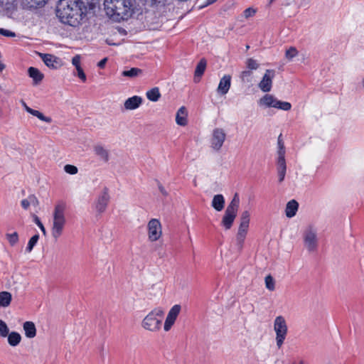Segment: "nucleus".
<instances>
[{
  "label": "nucleus",
  "mask_w": 364,
  "mask_h": 364,
  "mask_svg": "<svg viewBox=\"0 0 364 364\" xmlns=\"http://www.w3.org/2000/svg\"><path fill=\"white\" fill-rule=\"evenodd\" d=\"M142 102V98L139 96H133L128 98L124 102L126 109H135L138 108Z\"/></svg>",
  "instance_id": "aec40b11"
},
{
  "label": "nucleus",
  "mask_w": 364,
  "mask_h": 364,
  "mask_svg": "<svg viewBox=\"0 0 364 364\" xmlns=\"http://www.w3.org/2000/svg\"><path fill=\"white\" fill-rule=\"evenodd\" d=\"M38 240H39L38 234H36L33 237H31L28 242L27 247L26 248V251L27 252H31L33 250L34 246L38 242Z\"/></svg>",
  "instance_id": "72a5a7b5"
},
{
  "label": "nucleus",
  "mask_w": 364,
  "mask_h": 364,
  "mask_svg": "<svg viewBox=\"0 0 364 364\" xmlns=\"http://www.w3.org/2000/svg\"><path fill=\"white\" fill-rule=\"evenodd\" d=\"M181 307L178 304L174 305L168 311L166 318L164 328L165 331H168L174 324L178 316L180 314Z\"/></svg>",
  "instance_id": "f8f14e48"
},
{
  "label": "nucleus",
  "mask_w": 364,
  "mask_h": 364,
  "mask_svg": "<svg viewBox=\"0 0 364 364\" xmlns=\"http://www.w3.org/2000/svg\"><path fill=\"white\" fill-rule=\"evenodd\" d=\"M207 62L205 58L200 59L195 70L194 81L199 82L206 68Z\"/></svg>",
  "instance_id": "412c9836"
},
{
  "label": "nucleus",
  "mask_w": 364,
  "mask_h": 364,
  "mask_svg": "<svg viewBox=\"0 0 364 364\" xmlns=\"http://www.w3.org/2000/svg\"><path fill=\"white\" fill-rule=\"evenodd\" d=\"M142 73V70L138 68H132L128 70H124L122 75L129 78H134Z\"/></svg>",
  "instance_id": "2f4dec72"
},
{
  "label": "nucleus",
  "mask_w": 364,
  "mask_h": 364,
  "mask_svg": "<svg viewBox=\"0 0 364 364\" xmlns=\"http://www.w3.org/2000/svg\"><path fill=\"white\" fill-rule=\"evenodd\" d=\"M277 144H278L277 154H279L280 151H281V153H282V154H285L286 151H285L284 142L282 141V134H280L278 137Z\"/></svg>",
  "instance_id": "79ce46f5"
},
{
  "label": "nucleus",
  "mask_w": 364,
  "mask_h": 364,
  "mask_svg": "<svg viewBox=\"0 0 364 364\" xmlns=\"http://www.w3.org/2000/svg\"><path fill=\"white\" fill-rule=\"evenodd\" d=\"M299 208V203L295 200H291L289 201L287 204L286 209H285V213L287 218H292L294 217Z\"/></svg>",
  "instance_id": "5701e85b"
},
{
  "label": "nucleus",
  "mask_w": 364,
  "mask_h": 364,
  "mask_svg": "<svg viewBox=\"0 0 364 364\" xmlns=\"http://www.w3.org/2000/svg\"><path fill=\"white\" fill-rule=\"evenodd\" d=\"M9 329L6 323L4 321L0 320V336L6 337L9 334Z\"/></svg>",
  "instance_id": "58836bf2"
},
{
  "label": "nucleus",
  "mask_w": 364,
  "mask_h": 364,
  "mask_svg": "<svg viewBox=\"0 0 364 364\" xmlns=\"http://www.w3.org/2000/svg\"><path fill=\"white\" fill-rule=\"evenodd\" d=\"M6 237L11 246H14L18 242V235L16 232L7 233Z\"/></svg>",
  "instance_id": "f704fd0d"
},
{
  "label": "nucleus",
  "mask_w": 364,
  "mask_h": 364,
  "mask_svg": "<svg viewBox=\"0 0 364 364\" xmlns=\"http://www.w3.org/2000/svg\"><path fill=\"white\" fill-rule=\"evenodd\" d=\"M72 63L75 67L76 69L81 68L80 56L79 55L74 56L72 59Z\"/></svg>",
  "instance_id": "a18cd8bd"
},
{
  "label": "nucleus",
  "mask_w": 364,
  "mask_h": 364,
  "mask_svg": "<svg viewBox=\"0 0 364 364\" xmlns=\"http://www.w3.org/2000/svg\"><path fill=\"white\" fill-rule=\"evenodd\" d=\"M77 71V76L79 77V78L82 81V82H85L87 78H86V75L82 70V68H77L76 69Z\"/></svg>",
  "instance_id": "49530a36"
},
{
  "label": "nucleus",
  "mask_w": 364,
  "mask_h": 364,
  "mask_svg": "<svg viewBox=\"0 0 364 364\" xmlns=\"http://www.w3.org/2000/svg\"><path fill=\"white\" fill-rule=\"evenodd\" d=\"M23 330L27 338H32L36 335V326L32 321H26L23 325Z\"/></svg>",
  "instance_id": "393cba45"
},
{
  "label": "nucleus",
  "mask_w": 364,
  "mask_h": 364,
  "mask_svg": "<svg viewBox=\"0 0 364 364\" xmlns=\"http://www.w3.org/2000/svg\"><path fill=\"white\" fill-rule=\"evenodd\" d=\"M298 54V50L295 47H290L288 50H287L285 56L288 60H291L294 57L296 56Z\"/></svg>",
  "instance_id": "ea45409f"
},
{
  "label": "nucleus",
  "mask_w": 364,
  "mask_h": 364,
  "mask_svg": "<svg viewBox=\"0 0 364 364\" xmlns=\"http://www.w3.org/2000/svg\"><path fill=\"white\" fill-rule=\"evenodd\" d=\"M47 0H22V5L26 9H36L43 6Z\"/></svg>",
  "instance_id": "a878e982"
},
{
  "label": "nucleus",
  "mask_w": 364,
  "mask_h": 364,
  "mask_svg": "<svg viewBox=\"0 0 364 364\" xmlns=\"http://www.w3.org/2000/svg\"><path fill=\"white\" fill-rule=\"evenodd\" d=\"M276 97L272 95L266 94L259 100V105H264L267 107H274Z\"/></svg>",
  "instance_id": "c85d7f7f"
},
{
  "label": "nucleus",
  "mask_w": 364,
  "mask_h": 364,
  "mask_svg": "<svg viewBox=\"0 0 364 364\" xmlns=\"http://www.w3.org/2000/svg\"><path fill=\"white\" fill-rule=\"evenodd\" d=\"M146 97L152 102H157L161 97L159 87H155L146 92Z\"/></svg>",
  "instance_id": "7c9ffc66"
},
{
  "label": "nucleus",
  "mask_w": 364,
  "mask_h": 364,
  "mask_svg": "<svg viewBox=\"0 0 364 364\" xmlns=\"http://www.w3.org/2000/svg\"><path fill=\"white\" fill-rule=\"evenodd\" d=\"M4 68H5V65H4V64H3V63L0 61V72H1Z\"/></svg>",
  "instance_id": "5fc2aeb1"
},
{
  "label": "nucleus",
  "mask_w": 364,
  "mask_h": 364,
  "mask_svg": "<svg viewBox=\"0 0 364 364\" xmlns=\"http://www.w3.org/2000/svg\"><path fill=\"white\" fill-rule=\"evenodd\" d=\"M109 200V189L107 187H104L95 202V208L99 214L106 210Z\"/></svg>",
  "instance_id": "6e6552de"
},
{
  "label": "nucleus",
  "mask_w": 364,
  "mask_h": 364,
  "mask_svg": "<svg viewBox=\"0 0 364 364\" xmlns=\"http://www.w3.org/2000/svg\"><path fill=\"white\" fill-rule=\"evenodd\" d=\"M212 207L217 211H221L225 206V198L222 194L214 196L212 203Z\"/></svg>",
  "instance_id": "b1692460"
},
{
  "label": "nucleus",
  "mask_w": 364,
  "mask_h": 364,
  "mask_svg": "<svg viewBox=\"0 0 364 364\" xmlns=\"http://www.w3.org/2000/svg\"><path fill=\"white\" fill-rule=\"evenodd\" d=\"M299 364H304V361L301 360Z\"/></svg>",
  "instance_id": "13d9d810"
},
{
  "label": "nucleus",
  "mask_w": 364,
  "mask_h": 364,
  "mask_svg": "<svg viewBox=\"0 0 364 364\" xmlns=\"http://www.w3.org/2000/svg\"><path fill=\"white\" fill-rule=\"evenodd\" d=\"M159 189L160 191V192L165 196H166L168 195L166 191L165 190V188H164V186L161 185V184H159Z\"/></svg>",
  "instance_id": "864d4df0"
},
{
  "label": "nucleus",
  "mask_w": 364,
  "mask_h": 364,
  "mask_svg": "<svg viewBox=\"0 0 364 364\" xmlns=\"http://www.w3.org/2000/svg\"><path fill=\"white\" fill-rule=\"evenodd\" d=\"M103 5L106 14L117 22L131 18L136 9L132 0H105Z\"/></svg>",
  "instance_id": "f03ea898"
},
{
  "label": "nucleus",
  "mask_w": 364,
  "mask_h": 364,
  "mask_svg": "<svg viewBox=\"0 0 364 364\" xmlns=\"http://www.w3.org/2000/svg\"><path fill=\"white\" fill-rule=\"evenodd\" d=\"M240 205V198L237 193H235L232 200L227 206L225 213L221 220V225L225 230H230L234 223V220L237 216Z\"/></svg>",
  "instance_id": "20e7f679"
},
{
  "label": "nucleus",
  "mask_w": 364,
  "mask_h": 364,
  "mask_svg": "<svg viewBox=\"0 0 364 364\" xmlns=\"http://www.w3.org/2000/svg\"><path fill=\"white\" fill-rule=\"evenodd\" d=\"M34 222L40 228V229L42 231V232L43 233V235H46V230L43 223L40 220L38 216H36V215H34Z\"/></svg>",
  "instance_id": "c03bdc74"
},
{
  "label": "nucleus",
  "mask_w": 364,
  "mask_h": 364,
  "mask_svg": "<svg viewBox=\"0 0 364 364\" xmlns=\"http://www.w3.org/2000/svg\"><path fill=\"white\" fill-rule=\"evenodd\" d=\"M8 336V343L11 346H18L21 341V335L15 331H12L11 333L7 335Z\"/></svg>",
  "instance_id": "c756f323"
},
{
  "label": "nucleus",
  "mask_w": 364,
  "mask_h": 364,
  "mask_svg": "<svg viewBox=\"0 0 364 364\" xmlns=\"http://www.w3.org/2000/svg\"><path fill=\"white\" fill-rule=\"evenodd\" d=\"M274 107L284 111H289L291 108V105L288 102L280 101L276 98Z\"/></svg>",
  "instance_id": "473e14b6"
},
{
  "label": "nucleus",
  "mask_w": 364,
  "mask_h": 364,
  "mask_svg": "<svg viewBox=\"0 0 364 364\" xmlns=\"http://www.w3.org/2000/svg\"><path fill=\"white\" fill-rule=\"evenodd\" d=\"M43 63L52 69H57L60 67L61 63L58 58L51 54H40Z\"/></svg>",
  "instance_id": "dca6fc26"
},
{
  "label": "nucleus",
  "mask_w": 364,
  "mask_h": 364,
  "mask_svg": "<svg viewBox=\"0 0 364 364\" xmlns=\"http://www.w3.org/2000/svg\"><path fill=\"white\" fill-rule=\"evenodd\" d=\"M265 286L269 291H274L275 289L274 280L270 274L265 277Z\"/></svg>",
  "instance_id": "e433bc0d"
},
{
  "label": "nucleus",
  "mask_w": 364,
  "mask_h": 364,
  "mask_svg": "<svg viewBox=\"0 0 364 364\" xmlns=\"http://www.w3.org/2000/svg\"><path fill=\"white\" fill-rule=\"evenodd\" d=\"M12 299L11 294L9 291L0 292V306L7 307L10 305Z\"/></svg>",
  "instance_id": "cd10ccee"
},
{
  "label": "nucleus",
  "mask_w": 364,
  "mask_h": 364,
  "mask_svg": "<svg viewBox=\"0 0 364 364\" xmlns=\"http://www.w3.org/2000/svg\"><path fill=\"white\" fill-rule=\"evenodd\" d=\"M250 214L248 210H244L240 215V224L236 236V245L240 251L243 247V244L246 237L250 224Z\"/></svg>",
  "instance_id": "423d86ee"
},
{
  "label": "nucleus",
  "mask_w": 364,
  "mask_h": 364,
  "mask_svg": "<svg viewBox=\"0 0 364 364\" xmlns=\"http://www.w3.org/2000/svg\"><path fill=\"white\" fill-rule=\"evenodd\" d=\"M255 13V11L254 9H250V8H248V9H245V15L246 17L251 16Z\"/></svg>",
  "instance_id": "3c124183"
},
{
  "label": "nucleus",
  "mask_w": 364,
  "mask_h": 364,
  "mask_svg": "<svg viewBox=\"0 0 364 364\" xmlns=\"http://www.w3.org/2000/svg\"><path fill=\"white\" fill-rule=\"evenodd\" d=\"M305 247L309 252L315 251L317 248L316 233L311 228H308L304 234Z\"/></svg>",
  "instance_id": "9b49d317"
},
{
  "label": "nucleus",
  "mask_w": 364,
  "mask_h": 364,
  "mask_svg": "<svg viewBox=\"0 0 364 364\" xmlns=\"http://www.w3.org/2000/svg\"><path fill=\"white\" fill-rule=\"evenodd\" d=\"M362 85H363V88H364V77H363V80H362Z\"/></svg>",
  "instance_id": "4d7b16f0"
},
{
  "label": "nucleus",
  "mask_w": 364,
  "mask_h": 364,
  "mask_svg": "<svg viewBox=\"0 0 364 364\" xmlns=\"http://www.w3.org/2000/svg\"><path fill=\"white\" fill-rule=\"evenodd\" d=\"M22 105L27 112L38 117L40 120L46 122L47 123L52 122V119L50 117H46L43 113L39 112L38 110H36V109H33L29 107L25 102L22 101Z\"/></svg>",
  "instance_id": "6ab92c4d"
},
{
  "label": "nucleus",
  "mask_w": 364,
  "mask_h": 364,
  "mask_svg": "<svg viewBox=\"0 0 364 364\" xmlns=\"http://www.w3.org/2000/svg\"><path fill=\"white\" fill-rule=\"evenodd\" d=\"M164 311L161 308L152 310L142 321V326L150 331H157L161 327Z\"/></svg>",
  "instance_id": "39448f33"
},
{
  "label": "nucleus",
  "mask_w": 364,
  "mask_h": 364,
  "mask_svg": "<svg viewBox=\"0 0 364 364\" xmlns=\"http://www.w3.org/2000/svg\"><path fill=\"white\" fill-rule=\"evenodd\" d=\"M231 85V76L224 75L220 80L217 91L220 95H225L228 92Z\"/></svg>",
  "instance_id": "f3484780"
},
{
  "label": "nucleus",
  "mask_w": 364,
  "mask_h": 364,
  "mask_svg": "<svg viewBox=\"0 0 364 364\" xmlns=\"http://www.w3.org/2000/svg\"><path fill=\"white\" fill-rule=\"evenodd\" d=\"M274 330L276 333L277 346L278 348H281L288 332L286 320L282 316H278L274 319Z\"/></svg>",
  "instance_id": "0eeeda50"
},
{
  "label": "nucleus",
  "mask_w": 364,
  "mask_h": 364,
  "mask_svg": "<svg viewBox=\"0 0 364 364\" xmlns=\"http://www.w3.org/2000/svg\"><path fill=\"white\" fill-rule=\"evenodd\" d=\"M65 203L59 202L57 203L54 208L53 212V221L51 233L53 237L57 240L63 233L64 226L65 225Z\"/></svg>",
  "instance_id": "7ed1b4c3"
},
{
  "label": "nucleus",
  "mask_w": 364,
  "mask_h": 364,
  "mask_svg": "<svg viewBox=\"0 0 364 364\" xmlns=\"http://www.w3.org/2000/svg\"><path fill=\"white\" fill-rule=\"evenodd\" d=\"M275 76L274 70H267L258 86L264 92H269L272 86V80Z\"/></svg>",
  "instance_id": "ddd939ff"
},
{
  "label": "nucleus",
  "mask_w": 364,
  "mask_h": 364,
  "mask_svg": "<svg viewBox=\"0 0 364 364\" xmlns=\"http://www.w3.org/2000/svg\"><path fill=\"white\" fill-rule=\"evenodd\" d=\"M226 134L223 129H215L211 138V147L215 151H219L223 146Z\"/></svg>",
  "instance_id": "9d476101"
},
{
  "label": "nucleus",
  "mask_w": 364,
  "mask_h": 364,
  "mask_svg": "<svg viewBox=\"0 0 364 364\" xmlns=\"http://www.w3.org/2000/svg\"><path fill=\"white\" fill-rule=\"evenodd\" d=\"M28 75L33 79V84L35 85L40 84L44 77L43 74L34 67H30L28 69Z\"/></svg>",
  "instance_id": "a211bd4d"
},
{
  "label": "nucleus",
  "mask_w": 364,
  "mask_h": 364,
  "mask_svg": "<svg viewBox=\"0 0 364 364\" xmlns=\"http://www.w3.org/2000/svg\"><path fill=\"white\" fill-rule=\"evenodd\" d=\"M149 240L151 242L158 240L161 236V225L159 220L151 219L147 225Z\"/></svg>",
  "instance_id": "1a4fd4ad"
},
{
  "label": "nucleus",
  "mask_w": 364,
  "mask_h": 364,
  "mask_svg": "<svg viewBox=\"0 0 364 364\" xmlns=\"http://www.w3.org/2000/svg\"><path fill=\"white\" fill-rule=\"evenodd\" d=\"M275 0H269V5H270L271 4H272Z\"/></svg>",
  "instance_id": "6e6d98bb"
},
{
  "label": "nucleus",
  "mask_w": 364,
  "mask_h": 364,
  "mask_svg": "<svg viewBox=\"0 0 364 364\" xmlns=\"http://www.w3.org/2000/svg\"><path fill=\"white\" fill-rule=\"evenodd\" d=\"M21 206L23 207V208H24L25 210L28 209L31 205V202L29 200V198H28V199H23L21 200Z\"/></svg>",
  "instance_id": "09e8293b"
},
{
  "label": "nucleus",
  "mask_w": 364,
  "mask_h": 364,
  "mask_svg": "<svg viewBox=\"0 0 364 364\" xmlns=\"http://www.w3.org/2000/svg\"><path fill=\"white\" fill-rule=\"evenodd\" d=\"M188 112L185 107H181L178 109L176 116V122L180 126H186L188 123L187 121Z\"/></svg>",
  "instance_id": "4be33fe9"
},
{
  "label": "nucleus",
  "mask_w": 364,
  "mask_h": 364,
  "mask_svg": "<svg viewBox=\"0 0 364 364\" xmlns=\"http://www.w3.org/2000/svg\"><path fill=\"white\" fill-rule=\"evenodd\" d=\"M17 5L16 0H0V7L9 18L16 11Z\"/></svg>",
  "instance_id": "2eb2a0df"
},
{
  "label": "nucleus",
  "mask_w": 364,
  "mask_h": 364,
  "mask_svg": "<svg viewBox=\"0 0 364 364\" xmlns=\"http://www.w3.org/2000/svg\"><path fill=\"white\" fill-rule=\"evenodd\" d=\"M64 170L69 174H75L77 173V168L75 166L67 164L64 166Z\"/></svg>",
  "instance_id": "a19ab883"
},
{
  "label": "nucleus",
  "mask_w": 364,
  "mask_h": 364,
  "mask_svg": "<svg viewBox=\"0 0 364 364\" xmlns=\"http://www.w3.org/2000/svg\"><path fill=\"white\" fill-rule=\"evenodd\" d=\"M240 78L243 82H250L252 78V72L251 70H244L240 74Z\"/></svg>",
  "instance_id": "c9c22d12"
},
{
  "label": "nucleus",
  "mask_w": 364,
  "mask_h": 364,
  "mask_svg": "<svg viewBox=\"0 0 364 364\" xmlns=\"http://www.w3.org/2000/svg\"><path fill=\"white\" fill-rule=\"evenodd\" d=\"M95 154L99 156L105 162L109 161V151L101 145H95L94 146Z\"/></svg>",
  "instance_id": "bb28decb"
},
{
  "label": "nucleus",
  "mask_w": 364,
  "mask_h": 364,
  "mask_svg": "<svg viewBox=\"0 0 364 364\" xmlns=\"http://www.w3.org/2000/svg\"><path fill=\"white\" fill-rule=\"evenodd\" d=\"M107 62V58H104L103 59H102L98 63H97V66L101 68V69H103L106 65Z\"/></svg>",
  "instance_id": "8fccbe9b"
},
{
  "label": "nucleus",
  "mask_w": 364,
  "mask_h": 364,
  "mask_svg": "<svg viewBox=\"0 0 364 364\" xmlns=\"http://www.w3.org/2000/svg\"><path fill=\"white\" fill-rule=\"evenodd\" d=\"M29 200L31 202V204L37 206L39 204L38 200L34 195H31L28 196Z\"/></svg>",
  "instance_id": "de8ad7c7"
},
{
  "label": "nucleus",
  "mask_w": 364,
  "mask_h": 364,
  "mask_svg": "<svg viewBox=\"0 0 364 364\" xmlns=\"http://www.w3.org/2000/svg\"><path fill=\"white\" fill-rule=\"evenodd\" d=\"M247 68L249 70H257L259 68V63L253 58H248L246 61Z\"/></svg>",
  "instance_id": "4c0bfd02"
},
{
  "label": "nucleus",
  "mask_w": 364,
  "mask_h": 364,
  "mask_svg": "<svg viewBox=\"0 0 364 364\" xmlns=\"http://www.w3.org/2000/svg\"><path fill=\"white\" fill-rule=\"evenodd\" d=\"M0 35L6 36V37H15L16 36V33L14 32L9 31V30L4 29V28H0Z\"/></svg>",
  "instance_id": "37998d69"
},
{
  "label": "nucleus",
  "mask_w": 364,
  "mask_h": 364,
  "mask_svg": "<svg viewBox=\"0 0 364 364\" xmlns=\"http://www.w3.org/2000/svg\"><path fill=\"white\" fill-rule=\"evenodd\" d=\"M277 170L279 176V183H282L285 178L287 164L285 160V154H282L281 152L279 154H278L277 160Z\"/></svg>",
  "instance_id": "4468645a"
},
{
  "label": "nucleus",
  "mask_w": 364,
  "mask_h": 364,
  "mask_svg": "<svg viewBox=\"0 0 364 364\" xmlns=\"http://www.w3.org/2000/svg\"><path fill=\"white\" fill-rule=\"evenodd\" d=\"M217 0H206L205 3L204 4H203L202 6H200V9H203L204 7H206L210 4H213V3H215Z\"/></svg>",
  "instance_id": "603ef678"
},
{
  "label": "nucleus",
  "mask_w": 364,
  "mask_h": 364,
  "mask_svg": "<svg viewBox=\"0 0 364 364\" xmlns=\"http://www.w3.org/2000/svg\"><path fill=\"white\" fill-rule=\"evenodd\" d=\"M95 7L96 2L94 0H59L56 6V16L63 23L76 26Z\"/></svg>",
  "instance_id": "f257e3e1"
}]
</instances>
